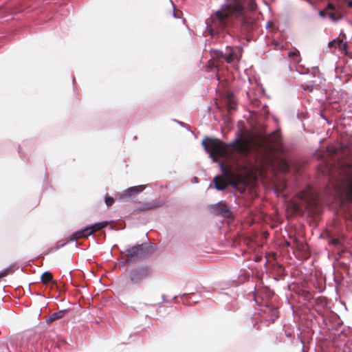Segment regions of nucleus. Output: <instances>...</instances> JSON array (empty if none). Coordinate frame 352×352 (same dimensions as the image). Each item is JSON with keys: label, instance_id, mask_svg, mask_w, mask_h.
<instances>
[{"label": "nucleus", "instance_id": "nucleus-1", "mask_svg": "<svg viewBox=\"0 0 352 352\" xmlns=\"http://www.w3.org/2000/svg\"><path fill=\"white\" fill-rule=\"evenodd\" d=\"M281 143L282 138L278 131L261 136L254 142L238 138L230 144H226L217 138L208 137L202 141V145L214 162H217L221 157H232L234 153L247 157L254 144L263 167L273 165L275 153L280 149Z\"/></svg>", "mask_w": 352, "mask_h": 352}, {"label": "nucleus", "instance_id": "nucleus-2", "mask_svg": "<svg viewBox=\"0 0 352 352\" xmlns=\"http://www.w3.org/2000/svg\"><path fill=\"white\" fill-rule=\"evenodd\" d=\"M228 3L223 4L220 10L214 13L212 22L223 29L230 23L232 16L239 18L241 22L240 32L248 41L252 32L257 29L258 25L254 19L245 14L243 4L241 0H227Z\"/></svg>", "mask_w": 352, "mask_h": 352}, {"label": "nucleus", "instance_id": "nucleus-3", "mask_svg": "<svg viewBox=\"0 0 352 352\" xmlns=\"http://www.w3.org/2000/svg\"><path fill=\"white\" fill-rule=\"evenodd\" d=\"M222 175H217L213 179L214 188L217 190H223L229 185L243 192L246 188L245 178L241 173L248 170L245 164H228L221 163Z\"/></svg>", "mask_w": 352, "mask_h": 352}, {"label": "nucleus", "instance_id": "nucleus-4", "mask_svg": "<svg viewBox=\"0 0 352 352\" xmlns=\"http://www.w3.org/2000/svg\"><path fill=\"white\" fill-rule=\"evenodd\" d=\"M338 167V175L333 185L338 192H344L347 199L352 201V163L350 160H339Z\"/></svg>", "mask_w": 352, "mask_h": 352}, {"label": "nucleus", "instance_id": "nucleus-5", "mask_svg": "<svg viewBox=\"0 0 352 352\" xmlns=\"http://www.w3.org/2000/svg\"><path fill=\"white\" fill-rule=\"evenodd\" d=\"M297 198L300 201V207H303L309 212L316 214L319 210L318 195L315 190L308 186L297 194Z\"/></svg>", "mask_w": 352, "mask_h": 352}, {"label": "nucleus", "instance_id": "nucleus-6", "mask_svg": "<svg viewBox=\"0 0 352 352\" xmlns=\"http://www.w3.org/2000/svg\"><path fill=\"white\" fill-rule=\"evenodd\" d=\"M153 252L152 245L141 244L133 246L126 250V263H135L144 259L152 255Z\"/></svg>", "mask_w": 352, "mask_h": 352}, {"label": "nucleus", "instance_id": "nucleus-7", "mask_svg": "<svg viewBox=\"0 0 352 352\" xmlns=\"http://www.w3.org/2000/svg\"><path fill=\"white\" fill-rule=\"evenodd\" d=\"M153 269L148 265H139L132 268L128 274V279L133 285H140L144 280L153 276Z\"/></svg>", "mask_w": 352, "mask_h": 352}, {"label": "nucleus", "instance_id": "nucleus-8", "mask_svg": "<svg viewBox=\"0 0 352 352\" xmlns=\"http://www.w3.org/2000/svg\"><path fill=\"white\" fill-rule=\"evenodd\" d=\"M243 49L241 47H227L224 52H221L220 57L228 63H236L241 58Z\"/></svg>", "mask_w": 352, "mask_h": 352}, {"label": "nucleus", "instance_id": "nucleus-9", "mask_svg": "<svg viewBox=\"0 0 352 352\" xmlns=\"http://www.w3.org/2000/svg\"><path fill=\"white\" fill-rule=\"evenodd\" d=\"M146 186L144 185H139L135 186H132L124 191H123L120 197L122 199H131L135 197L138 194L140 193L145 189Z\"/></svg>", "mask_w": 352, "mask_h": 352}, {"label": "nucleus", "instance_id": "nucleus-10", "mask_svg": "<svg viewBox=\"0 0 352 352\" xmlns=\"http://www.w3.org/2000/svg\"><path fill=\"white\" fill-rule=\"evenodd\" d=\"M212 208L217 215H221L226 218H228L232 216V212L225 203L219 202L218 204L213 205Z\"/></svg>", "mask_w": 352, "mask_h": 352}, {"label": "nucleus", "instance_id": "nucleus-11", "mask_svg": "<svg viewBox=\"0 0 352 352\" xmlns=\"http://www.w3.org/2000/svg\"><path fill=\"white\" fill-rule=\"evenodd\" d=\"M66 313H67V310H65V309L60 310L58 312L53 313L47 318V322L52 323V322H54L55 320H59V319L63 318L65 316Z\"/></svg>", "mask_w": 352, "mask_h": 352}, {"label": "nucleus", "instance_id": "nucleus-12", "mask_svg": "<svg viewBox=\"0 0 352 352\" xmlns=\"http://www.w3.org/2000/svg\"><path fill=\"white\" fill-rule=\"evenodd\" d=\"M329 47L338 48L342 51L346 50V44L344 43L340 39H334L329 43Z\"/></svg>", "mask_w": 352, "mask_h": 352}, {"label": "nucleus", "instance_id": "nucleus-13", "mask_svg": "<svg viewBox=\"0 0 352 352\" xmlns=\"http://www.w3.org/2000/svg\"><path fill=\"white\" fill-rule=\"evenodd\" d=\"M41 280L43 284L47 285L53 281V274L50 272H45L41 276Z\"/></svg>", "mask_w": 352, "mask_h": 352}, {"label": "nucleus", "instance_id": "nucleus-14", "mask_svg": "<svg viewBox=\"0 0 352 352\" xmlns=\"http://www.w3.org/2000/svg\"><path fill=\"white\" fill-rule=\"evenodd\" d=\"M162 205L158 203H146L144 204V206L142 208H140L138 210L140 211H145L148 210H153L155 208H157L158 207H160Z\"/></svg>", "mask_w": 352, "mask_h": 352}, {"label": "nucleus", "instance_id": "nucleus-15", "mask_svg": "<svg viewBox=\"0 0 352 352\" xmlns=\"http://www.w3.org/2000/svg\"><path fill=\"white\" fill-rule=\"evenodd\" d=\"M108 225V222L103 221L100 223H96L92 226H90L91 229L93 230V233L95 232L99 231L102 228H105Z\"/></svg>", "mask_w": 352, "mask_h": 352}, {"label": "nucleus", "instance_id": "nucleus-16", "mask_svg": "<svg viewBox=\"0 0 352 352\" xmlns=\"http://www.w3.org/2000/svg\"><path fill=\"white\" fill-rule=\"evenodd\" d=\"M288 56L294 60L296 63H299L300 60V52L298 50H295L294 51L289 52Z\"/></svg>", "mask_w": 352, "mask_h": 352}, {"label": "nucleus", "instance_id": "nucleus-17", "mask_svg": "<svg viewBox=\"0 0 352 352\" xmlns=\"http://www.w3.org/2000/svg\"><path fill=\"white\" fill-rule=\"evenodd\" d=\"M80 238H84L81 230L72 234L69 236V241H75Z\"/></svg>", "mask_w": 352, "mask_h": 352}, {"label": "nucleus", "instance_id": "nucleus-18", "mask_svg": "<svg viewBox=\"0 0 352 352\" xmlns=\"http://www.w3.org/2000/svg\"><path fill=\"white\" fill-rule=\"evenodd\" d=\"M271 318L270 320L274 322L278 317V311L276 308H272L270 309Z\"/></svg>", "mask_w": 352, "mask_h": 352}, {"label": "nucleus", "instance_id": "nucleus-19", "mask_svg": "<svg viewBox=\"0 0 352 352\" xmlns=\"http://www.w3.org/2000/svg\"><path fill=\"white\" fill-rule=\"evenodd\" d=\"M82 233L84 236V238H87L89 236L93 234V230L91 229L90 226H88L85 228V229L82 230Z\"/></svg>", "mask_w": 352, "mask_h": 352}, {"label": "nucleus", "instance_id": "nucleus-20", "mask_svg": "<svg viewBox=\"0 0 352 352\" xmlns=\"http://www.w3.org/2000/svg\"><path fill=\"white\" fill-rule=\"evenodd\" d=\"M105 204L106 205L109 207L112 206L114 203V199L111 197L106 196L105 197Z\"/></svg>", "mask_w": 352, "mask_h": 352}, {"label": "nucleus", "instance_id": "nucleus-21", "mask_svg": "<svg viewBox=\"0 0 352 352\" xmlns=\"http://www.w3.org/2000/svg\"><path fill=\"white\" fill-rule=\"evenodd\" d=\"M11 272V270L8 269H6L3 271L0 272V279L8 276Z\"/></svg>", "mask_w": 352, "mask_h": 352}, {"label": "nucleus", "instance_id": "nucleus-22", "mask_svg": "<svg viewBox=\"0 0 352 352\" xmlns=\"http://www.w3.org/2000/svg\"><path fill=\"white\" fill-rule=\"evenodd\" d=\"M248 7L251 10H256V2L254 0H250V3H249V5H248Z\"/></svg>", "mask_w": 352, "mask_h": 352}, {"label": "nucleus", "instance_id": "nucleus-23", "mask_svg": "<svg viewBox=\"0 0 352 352\" xmlns=\"http://www.w3.org/2000/svg\"><path fill=\"white\" fill-rule=\"evenodd\" d=\"M341 149V148H333L332 149H331L329 151L330 153L332 154V155H339V153H340V150Z\"/></svg>", "mask_w": 352, "mask_h": 352}, {"label": "nucleus", "instance_id": "nucleus-24", "mask_svg": "<svg viewBox=\"0 0 352 352\" xmlns=\"http://www.w3.org/2000/svg\"><path fill=\"white\" fill-rule=\"evenodd\" d=\"M281 163L283 165V170H287L288 169V166L285 160H282Z\"/></svg>", "mask_w": 352, "mask_h": 352}, {"label": "nucleus", "instance_id": "nucleus-25", "mask_svg": "<svg viewBox=\"0 0 352 352\" xmlns=\"http://www.w3.org/2000/svg\"><path fill=\"white\" fill-rule=\"evenodd\" d=\"M180 14H181V12L179 11H177V12H174L173 15L176 18H179L180 17V16H179Z\"/></svg>", "mask_w": 352, "mask_h": 352}, {"label": "nucleus", "instance_id": "nucleus-26", "mask_svg": "<svg viewBox=\"0 0 352 352\" xmlns=\"http://www.w3.org/2000/svg\"><path fill=\"white\" fill-rule=\"evenodd\" d=\"M327 8L331 9V10H333L334 9V6L332 3H328Z\"/></svg>", "mask_w": 352, "mask_h": 352}, {"label": "nucleus", "instance_id": "nucleus-27", "mask_svg": "<svg viewBox=\"0 0 352 352\" xmlns=\"http://www.w3.org/2000/svg\"><path fill=\"white\" fill-rule=\"evenodd\" d=\"M188 298H190V294H184L183 299L186 300V299H188Z\"/></svg>", "mask_w": 352, "mask_h": 352}, {"label": "nucleus", "instance_id": "nucleus-28", "mask_svg": "<svg viewBox=\"0 0 352 352\" xmlns=\"http://www.w3.org/2000/svg\"><path fill=\"white\" fill-rule=\"evenodd\" d=\"M234 109V106H233L232 104H230L228 105V109H229V111H230V110H232V109Z\"/></svg>", "mask_w": 352, "mask_h": 352}, {"label": "nucleus", "instance_id": "nucleus-29", "mask_svg": "<svg viewBox=\"0 0 352 352\" xmlns=\"http://www.w3.org/2000/svg\"><path fill=\"white\" fill-rule=\"evenodd\" d=\"M348 6H349V8H352V1H349L348 2Z\"/></svg>", "mask_w": 352, "mask_h": 352}, {"label": "nucleus", "instance_id": "nucleus-30", "mask_svg": "<svg viewBox=\"0 0 352 352\" xmlns=\"http://www.w3.org/2000/svg\"><path fill=\"white\" fill-rule=\"evenodd\" d=\"M64 245H65V243L62 244L61 246H63ZM60 247V245H56L55 247V250H58Z\"/></svg>", "mask_w": 352, "mask_h": 352}, {"label": "nucleus", "instance_id": "nucleus-31", "mask_svg": "<svg viewBox=\"0 0 352 352\" xmlns=\"http://www.w3.org/2000/svg\"><path fill=\"white\" fill-rule=\"evenodd\" d=\"M330 16H331V18H333V19L335 18L333 14H331Z\"/></svg>", "mask_w": 352, "mask_h": 352}, {"label": "nucleus", "instance_id": "nucleus-32", "mask_svg": "<svg viewBox=\"0 0 352 352\" xmlns=\"http://www.w3.org/2000/svg\"><path fill=\"white\" fill-rule=\"evenodd\" d=\"M274 44L275 45H278V43H277V42H274Z\"/></svg>", "mask_w": 352, "mask_h": 352}, {"label": "nucleus", "instance_id": "nucleus-33", "mask_svg": "<svg viewBox=\"0 0 352 352\" xmlns=\"http://www.w3.org/2000/svg\"><path fill=\"white\" fill-rule=\"evenodd\" d=\"M351 255L352 256V252H351Z\"/></svg>", "mask_w": 352, "mask_h": 352}]
</instances>
